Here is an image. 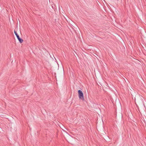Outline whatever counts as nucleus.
<instances>
[{
	"label": "nucleus",
	"instance_id": "obj_1",
	"mask_svg": "<svg viewBox=\"0 0 146 146\" xmlns=\"http://www.w3.org/2000/svg\"><path fill=\"white\" fill-rule=\"evenodd\" d=\"M78 94L79 98L80 100H84V98L83 94L82 91L80 90H78Z\"/></svg>",
	"mask_w": 146,
	"mask_h": 146
},
{
	"label": "nucleus",
	"instance_id": "obj_2",
	"mask_svg": "<svg viewBox=\"0 0 146 146\" xmlns=\"http://www.w3.org/2000/svg\"><path fill=\"white\" fill-rule=\"evenodd\" d=\"M14 33L15 34L16 37L19 40V42L20 43H22L23 42V40L22 39L20 38L19 35L17 34V32H16L15 30L14 31Z\"/></svg>",
	"mask_w": 146,
	"mask_h": 146
}]
</instances>
